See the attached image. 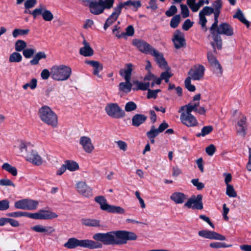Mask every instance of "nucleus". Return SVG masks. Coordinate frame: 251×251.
I'll list each match as a JSON object with an SVG mask.
<instances>
[{"label": "nucleus", "instance_id": "a19ab883", "mask_svg": "<svg viewBox=\"0 0 251 251\" xmlns=\"http://www.w3.org/2000/svg\"><path fill=\"white\" fill-rule=\"evenodd\" d=\"M106 211L110 213L123 214L125 211L120 206L110 205Z\"/></svg>", "mask_w": 251, "mask_h": 251}, {"label": "nucleus", "instance_id": "c85d7f7f", "mask_svg": "<svg viewBox=\"0 0 251 251\" xmlns=\"http://www.w3.org/2000/svg\"><path fill=\"white\" fill-rule=\"evenodd\" d=\"M132 85H133L132 90L134 91L138 90L146 91L150 87V83L149 82L143 83L136 80L132 81Z\"/></svg>", "mask_w": 251, "mask_h": 251}, {"label": "nucleus", "instance_id": "79ce46f5", "mask_svg": "<svg viewBox=\"0 0 251 251\" xmlns=\"http://www.w3.org/2000/svg\"><path fill=\"white\" fill-rule=\"evenodd\" d=\"M180 21L181 17L180 15L178 14L174 16L170 21V26L173 28H176L180 23Z\"/></svg>", "mask_w": 251, "mask_h": 251}, {"label": "nucleus", "instance_id": "6ab92c4d", "mask_svg": "<svg viewBox=\"0 0 251 251\" xmlns=\"http://www.w3.org/2000/svg\"><path fill=\"white\" fill-rule=\"evenodd\" d=\"M79 144L82 146L83 150L87 153H91L94 149V147L92 143L91 139L87 136H81L80 138Z\"/></svg>", "mask_w": 251, "mask_h": 251}, {"label": "nucleus", "instance_id": "774afa93", "mask_svg": "<svg viewBox=\"0 0 251 251\" xmlns=\"http://www.w3.org/2000/svg\"><path fill=\"white\" fill-rule=\"evenodd\" d=\"M181 13L183 18H186L189 16V10L187 6L185 4H180Z\"/></svg>", "mask_w": 251, "mask_h": 251}, {"label": "nucleus", "instance_id": "37998d69", "mask_svg": "<svg viewBox=\"0 0 251 251\" xmlns=\"http://www.w3.org/2000/svg\"><path fill=\"white\" fill-rule=\"evenodd\" d=\"M22 60V56L21 54L17 52H14L12 53L9 58L10 62H20Z\"/></svg>", "mask_w": 251, "mask_h": 251}, {"label": "nucleus", "instance_id": "bf43d9fd", "mask_svg": "<svg viewBox=\"0 0 251 251\" xmlns=\"http://www.w3.org/2000/svg\"><path fill=\"white\" fill-rule=\"evenodd\" d=\"M223 6L222 0H216L212 3V9L214 11H221Z\"/></svg>", "mask_w": 251, "mask_h": 251}, {"label": "nucleus", "instance_id": "4be33fe9", "mask_svg": "<svg viewBox=\"0 0 251 251\" xmlns=\"http://www.w3.org/2000/svg\"><path fill=\"white\" fill-rule=\"evenodd\" d=\"M151 55L155 57V61L158 64L160 68L162 69H166L167 66V63L162 53H159L158 51L154 49L151 54Z\"/></svg>", "mask_w": 251, "mask_h": 251}, {"label": "nucleus", "instance_id": "2eb2a0df", "mask_svg": "<svg viewBox=\"0 0 251 251\" xmlns=\"http://www.w3.org/2000/svg\"><path fill=\"white\" fill-rule=\"evenodd\" d=\"M180 119L181 123L188 127H193L198 125V122L196 117L192 114H185L184 112H182Z\"/></svg>", "mask_w": 251, "mask_h": 251}, {"label": "nucleus", "instance_id": "a878e982", "mask_svg": "<svg viewBox=\"0 0 251 251\" xmlns=\"http://www.w3.org/2000/svg\"><path fill=\"white\" fill-rule=\"evenodd\" d=\"M187 199V196L181 192H174L170 196V199L176 204L183 203Z\"/></svg>", "mask_w": 251, "mask_h": 251}, {"label": "nucleus", "instance_id": "ea45409f", "mask_svg": "<svg viewBox=\"0 0 251 251\" xmlns=\"http://www.w3.org/2000/svg\"><path fill=\"white\" fill-rule=\"evenodd\" d=\"M29 32L28 29H19L16 28L12 32V36L14 38H17L19 36H24L27 35Z\"/></svg>", "mask_w": 251, "mask_h": 251}, {"label": "nucleus", "instance_id": "6e6552de", "mask_svg": "<svg viewBox=\"0 0 251 251\" xmlns=\"http://www.w3.org/2000/svg\"><path fill=\"white\" fill-rule=\"evenodd\" d=\"M38 114L41 120L45 123L53 127L56 126L57 115L49 106H42L39 109Z\"/></svg>", "mask_w": 251, "mask_h": 251}, {"label": "nucleus", "instance_id": "4468645a", "mask_svg": "<svg viewBox=\"0 0 251 251\" xmlns=\"http://www.w3.org/2000/svg\"><path fill=\"white\" fill-rule=\"evenodd\" d=\"M198 235L201 237L209 239H214L220 241L226 240L225 236L213 231L207 230H200L198 232Z\"/></svg>", "mask_w": 251, "mask_h": 251}, {"label": "nucleus", "instance_id": "f704fd0d", "mask_svg": "<svg viewBox=\"0 0 251 251\" xmlns=\"http://www.w3.org/2000/svg\"><path fill=\"white\" fill-rule=\"evenodd\" d=\"M213 130V127L212 126H203L201 132L196 134V136L197 137H200L201 136L204 137L205 136L210 133Z\"/></svg>", "mask_w": 251, "mask_h": 251}, {"label": "nucleus", "instance_id": "9d476101", "mask_svg": "<svg viewBox=\"0 0 251 251\" xmlns=\"http://www.w3.org/2000/svg\"><path fill=\"white\" fill-rule=\"evenodd\" d=\"M184 206L193 209H202V196L201 194H199L197 196L192 195L184 204Z\"/></svg>", "mask_w": 251, "mask_h": 251}, {"label": "nucleus", "instance_id": "393cba45", "mask_svg": "<svg viewBox=\"0 0 251 251\" xmlns=\"http://www.w3.org/2000/svg\"><path fill=\"white\" fill-rule=\"evenodd\" d=\"M80 222L83 226L88 227H100L101 226L100 221L96 219L82 218Z\"/></svg>", "mask_w": 251, "mask_h": 251}, {"label": "nucleus", "instance_id": "39448f33", "mask_svg": "<svg viewBox=\"0 0 251 251\" xmlns=\"http://www.w3.org/2000/svg\"><path fill=\"white\" fill-rule=\"evenodd\" d=\"M132 67L133 65L131 63H128L126 65L125 69L120 70V75L123 77L126 81L119 83V90L120 91L128 93L132 89V83L130 82L133 70Z\"/></svg>", "mask_w": 251, "mask_h": 251}, {"label": "nucleus", "instance_id": "0eeeda50", "mask_svg": "<svg viewBox=\"0 0 251 251\" xmlns=\"http://www.w3.org/2000/svg\"><path fill=\"white\" fill-rule=\"evenodd\" d=\"M72 74L71 68L64 65L53 66L51 68V77L57 81L67 80Z\"/></svg>", "mask_w": 251, "mask_h": 251}, {"label": "nucleus", "instance_id": "ddd939ff", "mask_svg": "<svg viewBox=\"0 0 251 251\" xmlns=\"http://www.w3.org/2000/svg\"><path fill=\"white\" fill-rule=\"evenodd\" d=\"M132 44L136 47L141 52L145 54H151L154 48L145 41L135 39L132 41Z\"/></svg>", "mask_w": 251, "mask_h": 251}, {"label": "nucleus", "instance_id": "c756f323", "mask_svg": "<svg viewBox=\"0 0 251 251\" xmlns=\"http://www.w3.org/2000/svg\"><path fill=\"white\" fill-rule=\"evenodd\" d=\"M31 229L39 233L46 232L48 235H50L55 231V229L51 226L46 227L39 225L32 226Z\"/></svg>", "mask_w": 251, "mask_h": 251}, {"label": "nucleus", "instance_id": "3c124183", "mask_svg": "<svg viewBox=\"0 0 251 251\" xmlns=\"http://www.w3.org/2000/svg\"><path fill=\"white\" fill-rule=\"evenodd\" d=\"M213 13L214 17V22L212 24L211 27L209 28V30H213L216 27L217 24H218V18L221 13V11H214Z\"/></svg>", "mask_w": 251, "mask_h": 251}, {"label": "nucleus", "instance_id": "bb28decb", "mask_svg": "<svg viewBox=\"0 0 251 251\" xmlns=\"http://www.w3.org/2000/svg\"><path fill=\"white\" fill-rule=\"evenodd\" d=\"M84 47L80 49L79 53L84 56H91L94 54V50L89 44L84 39L83 41Z\"/></svg>", "mask_w": 251, "mask_h": 251}, {"label": "nucleus", "instance_id": "72a5a7b5", "mask_svg": "<svg viewBox=\"0 0 251 251\" xmlns=\"http://www.w3.org/2000/svg\"><path fill=\"white\" fill-rule=\"evenodd\" d=\"M67 170L70 171H75L79 169L78 164L75 161L73 160H67L65 161Z\"/></svg>", "mask_w": 251, "mask_h": 251}, {"label": "nucleus", "instance_id": "603ef678", "mask_svg": "<svg viewBox=\"0 0 251 251\" xmlns=\"http://www.w3.org/2000/svg\"><path fill=\"white\" fill-rule=\"evenodd\" d=\"M26 199L18 201L15 202L14 206L17 209L26 210Z\"/></svg>", "mask_w": 251, "mask_h": 251}, {"label": "nucleus", "instance_id": "4c0bfd02", "mask_svg": "<svg viewBox=\"0 0 251 251\" xmlns=\"http://www.w3.org/2000/svg\"><path fill=\"white\" fill-rule=\"evenodd\" d=\"M6 216L10 217H26L30 218V213L23 211H17L8 213L6 214Z\"/></svg>", "mask_w": 251, "mask_h": 251}, {"label": "nucleus", "instance_id": "aec40b11", "mask_svg": "<svg viewBox=\"0 0 251 251\" xmlns=\"http://www.w3.org/2000/svg\"><path fill=\"white\" fill-rule=\"evenodd\" d=\"M114 11L108 17L104 24L103 28L105 30L118 19L121 13V11L117 6L114 8Z\"/></svg>", "mask_w": 251, "mask_h": 251}, {"label": "nucleus", "instance_id": "8fccbe9b", "mask_svg": "<svg viewBox=\"0 0 251 251\" xmlns=\"http://www.w3.org/2000/svg\"><path fill=\"white\" fill-rule=\"evenodd\" d=\"M195 1L196 0H187V5L193 12H197L200 9V7Z\"/></svg>", "mask_w": 251, "mask_h": 251}, {"label": "nucleus", "instance_id": "1a4fd4ad", "mask_svg": "<svg viewBox=\"0 0 251 251\" xmlns=\"http://www.w3.org/2000/svg\"><path fill=\"white\" fill-rule=\"evenodd\" d=\"M105 110L109 116L116 119L123 118L125 115V111L116 103L107 104Z\"/></svg>", "mask_w": 251, "mask_h": 251}, {"label": "nucleus", "instance_id": "9b49d317", "mask_svg": "<svg viewBox=\"0 0 251 251\" xmlns=\"http://www.w3.org/2000/svg\"><path fill=\"white\" fill-rule=\"evenodd\" d=\"M207 57L208 62L212 68L213 72L218 76L222 75L223 73L222 67L211 51L207 52Z\"/></svg>", "mask_w": 251, "mask_h": 251}, {"label": "nucleus", "instance_id": "cd10ccee", "mask_svg": "<svg viewBox=\"0 0 251 251\" xmlns=\"http://www.w3.org/2000/svg\"><path fill=\"white\" fill-rule=\"evenodd\" d=\"M147 117L143 114H136L132 118V125L138 127L145 122Z\"/></svg>", "mask_w": 251, "mask_h": 251}, {"label": "nucleus", "instance_id": "7ed1b4c3", "mask_svg": "<svg viewBox=\"0 0 251 251\" xmlns=\"http://www.w3.org/2000/svg\"><path fill=\"white\" fill-rule=\"evenodd\" d=\"M87 3L85 6H88L90 12L95 15L102 13L105 9H110L113 7L111 0H82Z\"/></svg>", "mask_w": 251, "mask_h": 251}, {"label": "nucleus", "instance_id": "f3484780", "mask_svg": "<svg viewBox=\"0 0 251 251\" xmlns=\"http://www.w3.org/2000/svg\"><path fill=\"white\" fill-rule=\"evenodd\" d=\"M204 71V67L202 65H199L195 69H191L189 71L188 75L191 76L192 79L198 80L203 76Z\"/></svg>", "mask_w": 251, "mask_h": 251}, {"label": "nucleus", "instance_id": "4d7b16f0", "mask_svg": "<svg viewBox=\"0 0 251 251\" xmlns=\"http://www.w3.org/2000/svg\"><path fill=\"white\" fill-rule=\"evenodd\" d=\"M37 80L36 78H32L29 83H26L23 86L24 89L30 87L31 89H34L37 87Z\"/></svg>", "mask_w": 251, "mask_h": 251}, {"label": "nucleus", "instance_id": "a211bd4d", "mask_svg": "<svg viewBox=\"0 0 251 251\" xmlns=\"http://www.w3.org/2000/svg\"><path fill=\"white\" fill-rule=\"evenodd\" d=\"M39 15H42L44 21L50 22L53 19V15L52 13L49 10L46 9L44 6L40 4L38 7V10L34 12V14Z\"/></svg>", "mask_w": 251, "mask_h": 251}, {"label": "nucleus", "instance_id": "c03bdc74", "mask_svg": "<svg viewBox=\"0 0 251 251\" xmlns=\"http://www.w3.org/2000/svg\"><path fill=\"white\" fill-rule=\"evenodd\" d=\"M185 108H186V112H184L185 114L191 115L192 114V111H196L195 106H194L191 103H189L188 104L181 106L179 110V112L183 111Z\"/></svg>", "mask_w": 251, "mask_h": 251}, {"label": "nucleus", "instance_id": "052dcab7", "mask_svg": "<svg viewBox=\"0 0 251 251\" xmlns=\"http://www.w3.org/2000/svg\"><path fill=\"white\" fill-rule=\"evenodd\" d=\"M214 10L212 7L206 6L204 7L200 11V13L204 16H210L214 12Z\"/></svg>", "mask_w": 251, "mask_h": 251}, {"label": "nucleus", "instance_id": "69168bd1", "mask_svg": "<svg viewBox=\"0 0 251 251\" xmlns=\"http://www.w3.org/2000/svg\"><path fill=\"white\" fill-rule=\"evenodd\" d=\"M35 51L33 49H25L23 51L25 58H29L34 54Z\"/></svg>", "mask_w": 251, "mask_h": 251}, {"label": "nucleus", "instance_id": "2f4dec72", "mask_svg": "<svg viewBox=\"0 0 251 251\" xmlns=\"http://www.w3.org/2000/svg\"><path fill=\"white\" fill-rule=\"evenodd\" d=\"M233 18L238 19L241 22L245 24L248 27L250 26V22L246 20L243 13L240 9H238L237 11L233 16Z\"/></svg>", "mask_w": 251, "mask_h": 251}, {"label": "nucleus", "instance_id": "6e6d98bb", "mask_svg": "<svg viewBox=\"0 0 251 251\" xmlns=\"http://www.w3.org/2000/svg\"><path fill=\"white\" fill-rule=\"evenodd\" d=\"M137 108L136 104L133 101H129L125 105V109L126 112H131Z\"/></svg>", "mask_w": 251, "mask_h": 251}, {"label": "nucleus", "instance_id": "b1692460", "mask_svg": "<svg viewBox=\"0 0 251 251\" xmlns=\"http://www.w3.org/2000/svg\"><path fill=\"white\" fill-rule=\"evenodd\" d=\"M120 10L122 11V8L125 7V9H127L126 6H132L135 8V11H136L138 8L141 6V3L140 0H128L124 2H120L117 5Z\"/></svg>", "mask_w": 251, "mask_h": 251}, {"label": "nucleus", "instance_id": "13d9d810", "mask_svg": "<svg viewBox=\"0 0 251 251\" xmlns=\"http://www.w3.org/2000/svg\"><path fill=\"white\" fill-rule=\"evenodd\" d=\"M177 12L176 7L174 5H171L168 10L165 12V15L167 17H171L175 15Z\"/></svg>", "mask_w": 251, "mask_h": 251}, {"label": "nucleus", "instance_id": "473e14b6", "mask_svg": "<svg viewBox=\"0 0 251 251\" xmlns=\"http://www.w3.org/2000/svg\"><path fill=\"white\" fill-rule=\"evenodd\" d=\"M47 55L45 52H38L34 55L33 58L30 61V63L32 65H37L41 59H45Z\"/></svg>", "mask_w": 251, "mask_h": 251}, {"label": "nucleus", "instance_id": "5701e85b", "mask_svg": "<svg viewBox=\"0 0 251 251\" xmlns=\"http://www.w3.org/2000/svg\"><path fill=\"white\" fill-rule=\"evenodd\" d=\"M247 119L245 117L243 116L237 123V127L236 131L237 134L245 137L246 134V130L247 129Z\"/></svg>", "mask_w": 251, "mask_h": 251}, {"label": "nucleus", "instance_id": "58836bf2", "mask_svg": "<svg viewBox=\"0 0 251 251\" xmlns=\"http://www.w3.org/2000/svg\"><path fill=\"white\" fill-rule=\"evenodd\" d=\"M26 46V43L22 40H18L15 44V50L17 52L23 51L25 49Z\"/></svg>", "mask_w": 251, "mask_h": 251}, {"label": "nucleus", "instance_id": "f257e3e1", "mask_svg": "<svg viewBox=\"0 0 251 251\" xmlns=\"http://www.w3.org/2000/svg\"><path fill=\"white\" fill-rule=\"evenodd\" d=\"M93 238L105 245H121L126 244L129 240H135L137 236L133 232L119 230L106 233H97L93 235Z\"/></svg>", "mask_w": 251, "mask_h": 251}, {"label": "nucleus", "instance_id": "412c9836", "mask_svg": "<svg viewBox=\"0 0 251 251\" xmlns=\"http://www.w3.org/2000/svg\"><path fill=\"white\" fill-rule=\"evenodd\" d=\"M76 189L79 194L85 197H89L92 196L91 188L88 186L84 182H78L76 184Z\"/></svg>", "mask_w": 251, "mask_h": 251}, {"label": "nucleus", "instance_id": "680f3d73", "mask_svg": "<svg viewBox=\"0 0 251 251\" xmlns=\"http://www.w3.org/2000/svg\"><path fill=\"white\" fill-rule=\"evenodd\" d=\"M191 182L194 186L196 187L198 190H201L204 188V183L199 182L198 178L192 179Z\"/></svg>", "mask_w": 251, "mask_h": 251}, {"label": "nucleus", "instance_id": "09e8293b", "mask_svg": "<svg viewBox=\"0 0 251 251\" xmlns=\"http://www.w3.org/2000/svg\"><path fill=\"white\" fill-rule=\"evenodd\" d=\"M159 132L157 130L156 128H155L154 126H152L151 127L150 130L148 131L147 132V136L148 138H154L156 137L158 134Z\"/></svg>", "mask_w": 251, "mask_h": 251}, {"label": "nucleus", "instance_id": "f8f14e48", "mask_svg": "<svg viewBox=\"0 0 251 251\" xmlns=\"http://www.w3.org/2000/svg\"><path fill=\"white\" fill-rule=\"evenodd\" d=\"M58 215L49 210H40L37 213H30V218L39 220H48L57 218Z\"/></svg>", "mask_w": 251, "mask_h": 251}, {"label": "nucleus", "instance_id": "864d4df0", "mask_svg": "<svg viewBox=\"0 0 251 251\" xmlns=\"http://www.w3.org/2000/svg\"><path fill=\"white\" fill-rule=\"evenodd\" d=\"M10 202L7 199L0 201V211H6L9 209Z\"/></svg>", "mask_w": 251, "mask_h": 251}, {"label": "nucleus", "instance_id": "f03ea898", "mask_svg": "<svg viewBox=\"0 0 251 251\" xmlns=\"http://www.w3.org/2000/svg\"><path fill=\"white\" fill-rule=\"evenodd\" d=\"M214 42L211 43V45L213 49V51L217 53L215 45L218 50L222 48V40L221 35H225L227 36H232L234 34L233 28L231 25L227 23H222L217 26L213 30H209Z\"/></svg>", "mask_w": 251, "mask_h": 251}, {"label": "nucleus", "instance_id": "7c9ffc66", "mask_svg": "<svg viewBox=\"0 0 251 251\" xmlns=\"http://www.w3.org/2000/svg\"><path fill=\"white\" fill-rule=\"evenodd\" d=\"M95 200L100 205V208L102 210L107 211L110 205L107 203L106 200L103 196H100L96 197Z\"/></svg>", "mask_w": 251, "mask_h": 251}, {"label": "nucleus", "instance_id": "5fc2aeb1", "mask_svg": "<svg viewBox=\"0 0 251 251\" xmlns=\"http://www.w3.org/2000/svg\"><path fill=\"white\" fill-rule=\"evenodd\" d=\"M134 34V29L132 25H128L126 29V32H121V36H125L126 35L131 36Z\"/></svg>", "mask_w": 251, "mask_h": 251}, {"label": "nucleus", "instance_id": "e2e57ef3", "mask_svg": "<svg viewBox=\"0 0 251 251\" xmlns=\"http://www.w3.org/2000/svg\"><path fill=\"white\" fill-rule=\"evenodd\" d=\"M202 13L199 12V23L201 25L202 27L205 28V31L207 30V28L206 27V24L207 22V19L205 17V16L201 14Z\"/></svg>", "mask_w": 251, "mask_h": 251}, {"label": "nucleus", "instance_id": "423d86ee", "mask_svg": "<svg viewBox=\"0 0 251 251\" xmlns=\"http://www.w3.org/2000/svg\"><path fill=\"white\" fill-rule=\"evenodd\" d=\"M20 150L21 152L25 151V157L26 160L37 166L41 165L43 163L42 157L38 154L37 151L33 149V146L30 144L21 142Z\"/></svg>", "mask_w": 251, "mask_h": 251}, {"label": "nucleus", "instance_id": "338daca9", "mask_svg": "<svg viewBox=\"0 0 251 251\" xmlns=\"http://www.w3.org/2000/svg\"><path fill=\"white\" fill-rule=\"evenodd\" d=\"M172 74L168 71L162 72L160 75V78L162 80H164L166 83H168L169 78L172 77Z\"/></svg>", "mask_w": 251, "mask_h": 251}, {"label": "nucleus", "instance_id": "20e7f679", "mask_svg": "<svg viewBox=\"0 0 251 251\" xmlns=\"http://www.w3.org/2000/svg\"><path fill=\"white\" fill-rule=\"evenodd\" d=\"M65 248L69 249L80 247L89 249L101 248L102 244L99 242L89 239L78 240L75 238H70L64 245Z\"/></svg>", "mask_w": 251, "mask_h": 251}, {"label": "nucleus", "instance_id": "a18cd8bd", "mask_svg": "<svg viewBox=\"0 0 251 251\" xmlns=\"http://www.w3.org/2000/svg\"><path fill=\"white\" fill-rule=\"evenodd\" d=\"M191 77L190 76L187 77L184 81L185 88L190 92H194L196 90V87L194 85L191 84Z\"/></svg>", "mask_w": 251, "mask_h": 251}, {"label": "nucleus", "instance_id": "49530a36", "mask_svg": "<svg viewBox=\"0 0 251 251\" xmlns=\"http://www.w3.org/2000/svg\"><path fill=\"white\" fill-rule=\"evenodd\" d=\"M209 246L213 249H219L222 248L231 247L232 245H226L225 243L223 242H213L210 243Z\"/></svg>", "mask_w": 251, "mask_h": 251}, {"label": "nucleus", "instance_id": "0e129e2a", "mask_svg": "<svg viewBox=\"0 0 251 251\" xmlns=\"http://www.w3.org/2000/svg\"><path fill=\"white\" fill-rule=\"evenodd\" d=\"M93 74L97 75L99 77H101V75H99L100 72L103 69V66L99 62L94 67Z\"/></svg>", "mask_w": 251, "mask_h": 251}, {"label": "nucleus", "instance_id": "dca6fc26", "mask_svg": "<svg viewBox=\"0 0 251 251\" xmlns=\"http://www.w3.org/2000/svg\"><path fill=\"white\" fill-rule=\"evenodd\" d=\"M172 40L176 49L185 47L186 45L184 34L179 30H176L175 32Z\"/></svg>", "mask_w": 251, "mask_h": 251}, {"label": "nucleus", "instance_id": "e433bc0d", "mask_svg": "<svg viewBox=\"0 0 251 251\" xmlns=\"http://www.w3.org/2000/svg\"><path fill=\"white\" fill-rule=\"evenodd\" d=\"M25 204L26 210H33L37 208L39 203L37 201L26 199Z\"/></svg>", "mask_w": 251, "mask_h": 251}, {"label": "nucleus", "instance_id": "de8ad7c7", "mask_svg": "<svg viewBox=\"0 0 251 251\" xmlns=\"http://www.w3.org/2000/svg\"><path fill=\"white\" fill-rule=\"evenodd\" d=\"M226 194L229 197L235 198L237 197V193L235 191L233 186L230 184L226 186Z\"/></svg>", "mask_w": 251, "mask_h": 251}, {"label": "nucleus", "instance_id": "c9c22d12", "mask_svg": "<svg viewBox=\"0 0 251 251\" xmlns=\"http://www.w3.org/2000/svg\"><path fill=\"white\" fill-rule=\"evenodd\" d=\"M2 168L10 173L13 176H16L17 175V170L16 168L12 166L8 163H4L2 166Z\"/></svg>", "mask_w": 251, "mask_h": 251}]
</instances>
